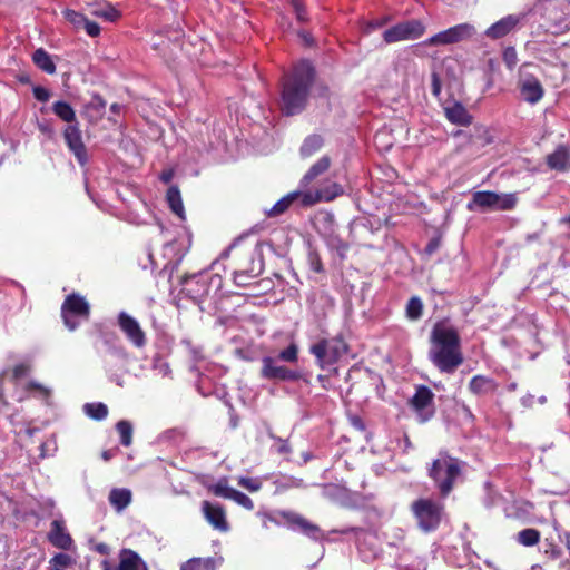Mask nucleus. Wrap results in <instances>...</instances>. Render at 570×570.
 I'll return each mask as SVG.
<instances>
[{
    "mask_svg": "<svg viewBox=\"0 0 570 570\" xmlns=\"http://www.w3.org/2000/svg\"><path fill=\"white\" fill-rule=\"evenodd\" d=\"M431 362L444 373H453L463 363L458 331L445 322H438L431 332Z\"/></svg>",
    "mask_w": 570,
    "mask_h": 570,
    "instance_id": "1",
    "label": "nucleus"
},
{
    "mask_svg": "<svg viewBox=\"0 0 570 570\" xmlns=\"http://www.w3.org/2000/svg\"><path fill=\"white\" fill-rule=\"evenodd\" d=\"M314 69L307 61L298 63L283 81L281 109L286 116L299 114L306 106Z\"/></svg>",
    "mask_w": 570,
    "mask_h": 570,
    "instance_id": "2",
    "label": "nucleus"
},
{
    "mask_svg": "<svg viewBox=\"0 0 570 570\" xmlns=\"http://www.w3.org/2000/svg\"><path fill=\"white\" fill-rule=\"evenodd\" d=\"M461 462L458 459L441 452L432 462L431 468L429 469V476L434 481L441 495L446 497L452 491L455 481L461 475Z\"/></svg>",
    "mask_w": 570,
    "mask_h": 570,
    "instance_id": "3",
    "label": "nucleus"
},
{
    "mask_svg": "<svg viewBox=\"0 0 570 570\" xmlns=\"http://www.w3.org/2000/svg\"><path fill=\"white\" fill-rule=\"evenodd\" d=\"M443 510V504L432 499H417L411 504V512L416 520L419 529L424 533L433 532L439 528Z\"/></svg>",
    "mask_w": 570,
    "mask_h": 570,
    "instance_id": "4",
    "label": "nucleus"
},
{
    "mask_svg": "<svg viewBox=\"0 0 570 570\" xmlns=\"http://www.w3.org/2000/svg\"><path fill=\"white\" fill-rule=\"evenodd\" d=\"M517 203L513 194H497L494 191H476L472 200L468 204L469 210L476 208L481 210H508L512 209Z\"/></svg>",
    "mask_w": 570,
    "mask_h": 570,
    "instance_id": "5",
    "label": "nucleus"
},
{
    "mask_svg": "<svg viewBox=\"0 0 570 570\" xmlns=\"http://www.w3.org/2000/svg\"><path fill=\"white\" fill-rule=\"evenodd\" d=\"M321 367L336 363L346 352V343L338 336L323 338L309 347Z\"/></svg>",
    "mask_w": 570,
    "mask_h": 570,
    "instance_id": "6",
    "label": "nucleus"
},
{
    "mask_svg": "<svg viewBox=\"0 0 570 570\" xmlns=\"http://www.w3.org/2000/svg\"><path fill=\"white\" fill-rule=\"evenodd\" d=\"M90 314V306L85 297L78 294L67 296L61 307V315L65 325L75 331L80 321H87Z\"/></svg>",
    "mask_w": 570,
    "mask_h": 570,
    "instance_id": "7",
    "label": "nucleus"
},
{
    "mask_svg": "<svg viewBox=\"0 0 570 570\" xmlns=\"http://www.w3.org/2000/svg\"><path fill=\"white\" fill-rule=\"evenodd\" d=\"M425 32V26L420 20H409L386 29L383 33L385 42L393 43L402 40L420 38Z\"/></svg>",
    "mask_w": 570,
    "mask_h": 570,
    "instance_id": "8",
    "label": "nucleus"
},
{
    "mask_svg": "<svg viewBox=\"0 0 570 570\" xmlns=\"http://www.w3.org/2000/svg\"><path fill=\"white\" fill-rule=\"evenodd\" d=\"M433 399H434V394L426 386L417 387L415 394L411 399L410 403L413 406V409L415 410V412L419 416V421L421 423L429 421L433 416V414H434Z\"/></svg>",
    "mask_w": 570,
    "mask_h": 570,
    "instance_id": "9",
    "label": "nucleus"
},
{
    "mask_svg": "<svg viewBox=\"0 0 570 570\" xmlns=\"http://www.w3.org/2000/svg\"><path fill=\"white\" fill-rule=\"evenodd\" d=\"M118 325L126 337L136 346L144 347L146 345V335L137 320L126 312L118 314Z\"/></svg>",
    "mask_w": 570,
    "mask_h": 570,
    "instance_id": "10",
    "label": "nucleus"
},
{
    "mask_svg": "<svg viewBox=\"0 0 570 570\" xmlns=\"http://www.w3.org/2000/svg\"><path fill=\"white\" fill-rule=\"evenodd\" d=\"M261 376L266 380L294 381L298 374L286 366L278 365L276 360L271 356L262 358Z\"/></svg>",
    "mask_w": 570,
    "mask_h": 570,
    "instance_id": "11",
    "label": "nucleus"
},
{
    "mask_svg": "<svg viewBox=\"0 0 570 570\" xmlns=\"http://www.w3.org/2000/svg\"><path fill=\"white\" fill-rule=\"evenodd\" d=\"M522 21V17L518 14H509L492 23L485 31L484 36L491 40L502 39L518 30Z\"/></svg>",
    "mask_w": 570,
    "mask_h": 570,
    "instance_id": "12",
    "label": "nucleus"
},
{
    "mask_svg": "<svg viewBox=\"0 0 570 570\" xmlns=\"http://www.w3.org/2000/svg\"><path fill=\"white\" fill-rule=\"evenodd\" d=\"M63 138L70 151L75 155L77 160L83 165L87 161V151L82 141L79 124L67 125L63 129Z\"/></svg>",
    "mask_w": 570,
    "mask_h": 570,
    "instance_id": "13",
    "label": "nucleus"
},
{
    "mask_svg": "<svg viewBox=\"0 0 570 570\" xmlns=\"http://www.w3.org/2000/svg\"><path fill=\"white\" fill-rule=\"evenodd\" d=\"M202 511L206 521L216 530L227 532L229 524L226 520V513L222 505L210 503L209 501L202 502Z\"/></svg>",
    "mask_w": 570,
    "mask_h": 570,
    "instance_id": "14",
    "label": "nucleus"
},
{
    "mask_svg": "<svg viewBox=\"0 0 570 570\" xmlns=\"http://www.w3.org/2000/svg\"><path fill=\"white\" fill-rule=\"evenodd\" d=\"M247 258L249 266L239 263L234 272V282L239 286H246L249 279L258 276L263 271V262L262 259H255L254 252H249Z\"/></svg>",
    "mask_w": 570,
    "mask_h": 570,
    "instance_id": "15",
    "label": "nucleus"
},
{
    "mask_svg": "<svg viewBox=\"0 0 570 570\" xmlns=\"http://www.w3.org/2000/svg\"><path fill=\"white\" fill-rule=\"evenodd\" d=\"M519 88L523 99L530 104H537L543 97L542 85L531 75L521 77Z\"/></svg>",
    "mask_w": 570,
    "mask_h": 570,
    "instance_id": "16",
    "label": "nucleus"
},
{
    "mask_svg": "<svg viewBox=\"0 0 570 570\" xmlns=\"http://www.w3.org/2000/svg\"><path fill=\"white\" fill-rule=\"evenodd\" d=\"M48 540L52 546L61 550H69L72 547V538L67 532L62 520H53L50 524Z\"/></svg>",
    "mask_w": 570,
    "mask_h": 570,
    "instance_id": "17",
    "label": "nucleus"
},
{
    "mask_svg": "<svg viewBox=\"0 0 570 570\" xmlns=\"http://www.w3.org/2000/svg\"><path fill=\"white\" fill-rule=\"evenodd\" d=\"M342 194H343V187L337 183H331V184L320 188L315 193V195L305 194L304 198H303V203L305 205H312V204H315L321 200L331 202Z\"/></svg>",
    "mask_w": 570,
    "mask_h": 570,
    "instance_id": "18",
    "label": "nucleus"
},
{
    "mask_svg": "<svg viewBox=\"0 0 570 570\" xmlns=\"http://www.w3.org/2000/svg\"><path fill=\"white\" fill-rule=\"evenodd\" d=\"M547 165L557 171L570 170V151L567 146L560 145L547 156Z\"/></svg>",
    "mask_w": 570,
    "mask_h": 570,
    "instance_id": "19",
    "label": "nucleus"
},
{
    "mask_svg": "<svg viewBox=\"0 0 570 570\" xmlns=\"http://www.w3.org/2000/svg\"><path fill=\"white\" fill-rule=\"evenodd\" d=\"M117 570H148L142 559L130 549H122L119 552V564Z\"/></svg>",
    "mask_w": 570,
    "mask_h": 570,
    "instance_id": "20",
    "label": "nucleus"
},
{
    "mask_svg": "<svg viewBox=\"0 0 570 570\" xmlns=\"http://www.w3.org/2000/svg\"><path fill=\"white\" fill-rule=\"evenodd\" d=\"M105 110H106L105 100L100 96L95 95L91 97L90 101H88L85 105L82 114L90 122L94 124V122L99 121L104 117Z\"/></svg>",
    "mask_w": 570,
    "mask_h": 570,
    "instance_id": "21",
    "label": "nucleus"
},
{
    "mask_svg": "<svg viewBox=\"0 0 570 570\" xmlns=\"http://www.w3.org/2000/svg\"><path fill=\"white\" fill-rule=\"evenodd\" d=\"M497 383L488 376L475 375L469 383V389L473 394L485 395L497 390Z\"/></svg>",
    "mask_w": 570,
    "mask_h": 570,
    "instance_id": "22",
    "label": "nucleus"
},
{
    "mask_svg": "<svg viewBox=\"0 0 570 570\" xmlns=\"http://www.w3.org/2000/svg\"><path fill=\"white\" fill-rule=\"evenodd\" d=\"M445 116L452 124L461 126L469 125L472 119L465 107L458 102L445 108Z\"/></svg>",
    "mask_w": 570,
    "mask_h": 570,
    "instance_id": "23",
    "label": "nucleus"
},
{
    "mask_svg": "<svg viewBox=\"0 0 570 570\" xmlns=\"http://www.w3.org/2000/svg\"><path fill=\"white\" fill-rule=\"evenodd\" d=\"M35 65L42 71L53 75L56 72V65L51 56L42 48L37 49L32 55Z\"/></svg>",
    "mask_w": 570,
    "mask_h": 570,
    "instance_id": "24",
    "label": "nucleus"
},
{
    "mask_svg": "<svg viewBox=\"0 0 570 570\" xmlns=\"http://www.w3.org/2000/svg\"><path fill=\"white\" fill-rule=\"evenodd\" d=\"M332 164V160L330 156L325 155L321 157L314 165L311 166V168L307 170V173L303 177V183L309 184L315 178L327 171Z\"/></svg>",
    "mask_w": 570,
    "mask_h": 570,
    "instance_id": "25",
    "label": "nucleus"
},
{
    "mask_svg": "<svg viewBox=\"0 0 570 570\" xmlns=\"http://www.w3.org/2000/svg\"><path fill=\"white\" fill-rule=\"evenodd\" d=\"M324 140L320 135H311L305 138L301 148L299 155L302 158H309L323 147Z\"/></svg>",
    "mask_w": 570,
    "mask_h": 570,
    "instance_id": "26",
    "label": "nucleus"
},
{
    "mask_svg": "<svg viewBox=\"0 0 570 570\" xmlns=\"http://www.w3.org/2000/svg\"><path fill=\"white\" fill-rule=\"evenodd\" d=\"M109 502L117 511H122L131 502V492L128 489H112L109 493Z\"/></svg>",
    "mask_w": 570,
    "mask_h": 570,
    "instance_id": "27",
    "label": "nucleus"
},
{
    "mask_svg": "<svg viewBox=\"0 0 570 570\" xmlns=\"http://www.w3.org/2000/svg\"><path fill=\"white\" fill-rule=\"evenodd\" d=\"M52 111L68 125L78 122L73 108L66 101L59 100L52 105Z\"/></svg>",
    "mask_w": 570,
    "mask_h": 570,
    "instance_id": "28",
    "label": "nucleus"
},
{
    "mask_svg": "<svg viewBox=\"0 0 570 570\" xmlns=\"http://www.w3.org/2000/svg\"><path fill=\"white\" fill-rule=\"evenodd\" d=\"M450 28L455 43L471 40L478 32L475 26L469 22L455 24Z\"/></svg>",
    "mask_w": 570,
    "mask_h": 570,
    "instance_id": "29",
    "label": "nucleus"
},
{
    "mask_svg": "<svg viewBox=\"0 0 570 570\" xmlns=\"http://www.w3.org/2000/svg\"><path fill=\"white\" fill-rule=\"evenodd\" d=\"M288 521L292 524L297 525L302 530V532L305 533L306 535H308L313 539H317L320 537V533H321L320 528L316 524L311 523L308 520H306L302 515L292 514L288 518Z\"/></svg>",
    "mask_w": 570,
    "mask_h": 570,
    "instance_id": "30",
    "label": "nucleus"
},
{
    "mask_svg": "<svg viewBox=\"0 0 570 570\" xmlns=\"http://www.w3.org/2000/svg\"><path fill=\"white\" fill-rule=\"evenodd\" d=\"M455 41L453 39V33L451 31V28H448L445 30H442L434 36L426 39L423 45L425 46H448V45H454Z\"/></svg>",
    "mask_w": 570,
    "mask_h": 570,
    "instance_id": "31",
    "label": "nucleus"
},
{
    "mask_svg": "<svg viewBox=\"0 0 570 570\" xmlns=\"http://www.w3.org/2000/svg\"><path fill=\"white\" fill-rule=\"evenodd\" d=\"M167 202H168L171 210L180 218H184V206H183V200H181L180 193H179L178 188L170 187L168 189Z\"/></svg>",
    "mask_w": 570,
    "mask_h": 570,
    "instance_id": "32",
    "label": "nucleus"
},
{
    "mask_svg": "<svg viewBox=\"0 0 570 570\" xmlns=\"http://www.w3.org/2000/svg\"><path fill=\"white\" fill-rule=\"evenodd\" d=\"M180 570H215V563L210 558H193L185 562Z\"/></svg>",
    "mask_w": 570,
    "mask_h": 570,
    "instance_id": "33",
    "label": "nucleus"
},
{
    "mask_svg": "<svg viewBox=\"0 0 570 570\" xmlns=\"http://www.w3.org/2000/svg\"><path fill=\"white\" fill-rule=\"evenodd\" d=\"M298 193H291L283 198H281L269 210H267V215L271 217H275L282 215L289 205L298 197Z\"/></svg>",
    "mask_w": 570,
    "mask_h": 570,
    "instance_id": "34",
    "label": "nucleus"
},
{
    "mask_svg": "<svg viewBox=\"0 0 570 570\" xmlns=\"http://www.w3.org/2000/svg\"><path fill=\"white\" fill-rule=\"evenodd\" d=\"M83 411L89 417L97 421H101L108 415V407L104 403H86Z\"/></svg>",
    "mask_w": 570,
    "mask_h": 570,
    "instance_id": "35",
    "label": "nucleus"
},
{
    "mask_svg": "<svg viewBox=\"0 0 570 570\" xmlns=\"http://www.w3.org/2000/svg\"><path fill=\"white\" fill-rule=\"evenodd\" d=\"M517 540L524 547H532L539 542L540 532L532 528L524 529L518 533Z\"/></svg>",
    "mask_w": 570,
    "mask_h": 570,
    "instance_id": "36",
    "label": "nucleus"
},
{
    "mask_svg": "<svg viewBox=\"0 0 570 570\" xmlns=\"http://www.w3.org/2000/svg\"><path fill=\"white\" fill-rule=\"evenodd\" d=\"M116 429L120 435V443L129 446L132 442V425L129 421L121 420L116 424Z\"/></svg>",
    "mask_w": 570,
    "mask_h": 570,
    "instance_id": "37",
    "label": "nucleus"
},
{
    "mask_svg": "<svg viewBox=\"0 0 570 570\" xmlns=\"http://www.w3.org/2000/svg\"><path fill=\"white\" fill-rule=\"evenodd\" d=\"M91 13L96 17L104 18L107 21H116L119 18V12L110 4H102L92 8Z\"/></svg>",
    "mask_w": 570,
    "mask_h": 570,
    "instance_id": "38",
    "label": "nucleus"
},
{
    "mask_svg": "<svg viewBox=\"0 0 570 570\" xmlns=\"http://www.w3.org/2000/svg\"><path fill=\"white\" fill-rule=\"evenodd\" d=\"M210 491L216 495L224 499H233L236 490L227 484V480H219L216 484L210 488Z\"/></svg>",
    "mask_w": 570,
    "mask_h": 570,
    "instance_id": "39",
    "label": "nucleus"
},
{
    "mask_svg": "<svg viewBox=\"0 0 570 570\" xmlns=\"http://www.w3.org/2000/svg\"><path fill=\"white\" fill-rule=\"evenodd\" d=\"M423 303L419 297H412L406 305V315L409 318L415 321L422 315Z\"/></svg>",
    "mask_w": 570,
    "mask_h": 570,
    "instance_id": "40",
    "label": "nucleus"
},
{
    "mask_svg": "<svg viewBox=\"0 0 570 570\" xmlns=\"http://www.w3.org/2000/svg\"><path fill=\"white\" fill-rule=\"evenodd\" d=\"M65 18L75 27V28H83L87 18L75 10H66L63 12Z\"/></svg>",
    "mask_w": 570,
    "mask_h": 570,
    "instance_id": "41",
    "label": "nucleus"
},
{
    "mask_svg": "<svg viewBox=\"0 0 570 570\" xmlns=\"http://www.w3.org/2000/svg\"><path fill=\"white\" fill-rule=\"evenodd\" d=\"M278 360L288 362V363H295L298 358V348L296 344L292 343L287 348L283 350L278 354Z\"/></svg>",
    "mask_w": 570,
    "mask_h": 570,
    "instance_id": "42",
    "label": "nucleus"
},
{
    "mask_svg": "<svg viewBox=\"0 0 570 570\" xmlns=\"http://www.w3.org/2000/svg\"><path fill=\"white\" fill-rule=\"evenodd\" d=\"M237 482H238V485L245 488L246 490H248L250 492H257L262 488V482L259 479L239 476L237 479Z\"/></svg>",
    "mask_w": 570,
    "mask_h": 570,
    "instance_id": "43",
    "label": "nucleus"
},
{
    "mask_svg": "<svg viewBox=\"0 0 570 570\" xmlns=\"http://www.w3.org/2000/svg\"><path fill=\"white\" fill-rule=\"evenodd\" d=\"M71 562V557L66 553H57L50 559V566L61 570H65L67 567H69Z\"/></svg>",
    "mask_w": 570,
    "mask_h": 570,
    "instance_id": "44",
    "label": "nucleus"
},
{
    "mask_svg": "<svg viewBox=\"0 0 570 570\" xmlns=\"http://www.w3.org/2000/svg\"><path fill=\"white\" fill-rule=\"evenodd\" d=\"M232 500L249 511L254 509L252 499L238 490H236Z\"/></svg>",
    "mask_w": 570,
    "mask_h": 570,
    "instance_id": "45",
    "label": "nucleus"
},
{
    "mask_svg": "<svg viewBox=\"0 0 570 570\" xmlns=\"http://www.w3.org/2000/svg\"><path fill=\"white\" fill-rule=\"evenodd\" d=\"M291 4L295 11L296 19L299 22H306L308 20L307 11L301 0H291Z\"/></svg>",
    "mask_w": 570,
    "mask_h": 570,
    "instance_id": "46",
    "label": "nucleus"
},
{
    "mask_svg": "<svg viewBox=\"0 0 570 570\" xmlns=\"http://www.w3.org/2000/svg\"><path fill=\"white\" fill-rule=\"evenodd\" d=\"M196 285L199 286L200 288L199 289H194V288H189V287L185 288L193 298H198V297H202L205 294H207L208 286L205 282L200 283L199 281H197Z\"/></svg>",
    "mask_w": 570,
    "mask_h": 570,
    "instance_id": "47",
    "label": "nucleus"
},
{
    "mask_svg": "<svg viewBox=\"0 0 570 570\" xmlns=\"http://www.w3.org/2000/svg\"><path fill=\"white\" fill-rule=\"evenodd\" d=\"M32 91H33L35 98L37 100L43 101V102L48 101L51 96V94L48 89L40 87V86L35 87Z\"/></svg>",
    "mask_w": 570,
    "mask_h": 570,
    "instance_id": "48",
    "label": "nucleus"
},
{
    "mask_svg": "<svg viewBox=\"0 0 570 570\" xmlns=\"http://www.w3.org/2000/svg\"><path fill=\"white\" fill-rule=\"evenodd\" d=\"M29 370H30V367L28 364L21 363V364L16 365L12 371L13 379L18 380V379L26 376L28 374Z\"/></svg>",
    "mask_w": 570,
    "mask_h": 570,
    "instance_id": "49",
    "label": "nucleus"
},
{
    "mask_svg": "<svg viewBox=\"0 0 570 570\" xmlns=\"http://www.w3.org/2000/svg\"><path fill=\"white\" fill-rule=\"evenodd\" d=\"M83 29L90 37H97L100 33V27L96 22L88 19L86 20Z\"/></svg>",
    "mask_w": 570,
    "mask_h": 570,
    "instance_id": "50",
    "label": "nucleus"
},
{
    "mask_svg": "<svg viewBox=\"0 0 570 570\" xmlns=\"http://www.w3.org/2000/svg\"><path fill=\"white\" fill-rule=\"evenodd\" d=\"M504 60L510 68L514 67V65L517 63V55L513 48H509L508 50H505Z\"/></svg>",
    "mask_w": 570,
    "mask_h": 570,
    "instance_id": "51",
    "label": "nucleus"
},
{
    "mask_svg": "<svg viewBox=\"0 0 570 570\" xmlns=\"http://www.w3.org/2000/svg\"><path fill=\"white\" fill-rule=\"evenodd\" d=\"M309 263H311V268L315 273H321L323 271L322 262H321V259H320V257L317 255H311L309 256Z\"/></svg>",
    "mask_w": 570,
    "mask_h": 570,
    "instance_id": "52",
    "label": "nucleus"
},
{
    "mask_svg": "<svg viewBox=\"0 0 570 570\" xmlns=\"http://www.w3.org/2000/svg\"><path fill=\"white\" fill-rule=\"evenodd\" d=\"M441 92V80L436 72L432 73V94L438 97Z\"/></svg>",
    "mask_w": 570,
    "mask_h": 570,
    "instance_id": "53",
    "label": "nucleus"
},
{
    "mask_svg": "<svg viewBox=\"0 0 570 570\" xmlns=\"http://www.w3.org/2000/svg\"><path fill=\"white\" fill-rule=\"evenodd\" d=\"M249 252H254L255 253V257L257 256V248H249L247 249L243 257H240L238 261H237V264H236V267L238 266L239 263H242L244 266H249V261L247 258V255Z\"/></svg>",
    "mask_w": 570,
    "mask_h": 570,
    "instance_id": "54",
    "label": "nucleus"
},
{
    "mask_svg": "<svg viewBox=\"0 0 570 570\" xmlns=\"http://www.w3.org/2000/svg\"><path fill=\"white\" fill-rule=\"evenodd\" d=\"M38 129H39L42 134L48 135L49 137H51V136H52V134H53V129H52V127H51L49 124H47V122H39V124H38Z\"/></svg>",
    "mask_w": 570,
    "mask_h": 570,
    "instance_id": "55",
    "label": "nucleus"
},
{
    "mask_svg": "<svg viewBox=\"0 0 570 570\" xmlns=\"http://www.w3.org/2000/svg\"><path fill=\"white\" fill-rule=\"evenodd\" d=\"M439 247V240L438 239H432L425 247V252L428 254H433Z\"/></svg>",
    "mask_w": 570,
    "mask_h": 570,
    "instance_id": "56",
    "label": "nucleus"
},
{
    "mask_svg": "<svg viewBox=\"0 0 570 570\" xmlns=\"http://www.w3.org/2000/svg\"><path fill=\"white\" fill-rule=\"evenodd\" d=\"M115 453H116V450H105L101 453V458L105 461H109L111 458H114Z\"/></svg>",
    "mask_w": 570,
    "mask_h": 570,
    "instance_id": "57",
    "label": "nucleus"
},
{
    "mask_svg": "<svg viewBox=\"0 0 570 570\" xmlns=\"http://www.w3.org/2000/svg\"><path fill=\"white\" fill-rule=\"evenodd\" d=\"M96 550L101 554H108L109 553V547L106 543H99L96 547Z\"/></svg>",
    "mask_w": 570,
    "mask_h": 570,
    "instance_id": "58",
    "label": "nucleus"
},
{
    "mask_svg": "<svg viewBox=\"0 0 570 570\" xmlns=\"http://www.w3.org/2000/svg\"><path fill=\"white\" fill-rule=\"evenodd\" d=\"M299 36L303 38V40L305 41V43L307 45H311L312 43V38L309 35L305 33V32H299Z\"/></svg>",
    "mask_w": 570,
    "mask_h": 570,
    "instance_id": "59",
    "label": "nucleus"
},
{
    "mask_svg": "<svg viewBox=\"0 0 570 570\" xmlns=\"http://www.w3.org/2000/svg\"><path fill=\"white\" fill-rule=\"evenodd\" d=\"M102 570H117L114 569L107 560L102 561Z\"/></svg>",
    "mask_w": 570,
    "mask_h": 570,
    "instance_id": "60",
    "label": "nucleus"
},
{
    "mask_svg": "<svg viewBox=\"0 0 570 570\" xmlns=\"http://www.w3.org/2000/svg\"><path fill=\"white\" fill-rule=\"evenodd\" d=\"M161 179L165 181V183H168L170 179H171V173H164L161 175Z\"/></svg>",
    "mask_w": 570,
    "mask_h": 570,
    "instance_id": "61",
    "label": "nucleus"
},
{
    "mask_svg": "<svg viewBox=\"0 0 570 570\" xmlns=\"http://www.w3.org/2000/svg\"><path fill=\"white\" fill-rule=\"evenodd\" d=\"M119 108H120V107H119V105H118V104H114V105H111V110H112L114 112H117V111L119 110Z\"/></svg>",
    "mask_w": 570,
    "mask_h": 570,
    "instance_id": "62",
    "label": "nucleus"
},
{
    "mask_svg": "<svg viewBox=\"0 0 570 570\" xmlns=\"http://www.w3.org/2000/svg\"><path fill=\"white\" fill-rule=\"evenodd\" d=\"M566 224L570 225V215L562 219Z\"/></svg>",
    "mask_w": 570,
    "mask_h": 570,
    "instance_id": "63",
    "label": "nucleus"
},
{
    "mask_svg": "<svg viewBox=\"0 0 570 570\" xmlns=\"http://www.w3.org/2000/svg\"><path fill=\"white\" fill-rule=\"evenodd\" d=\"M539 401H540V403H544V402L547 401V399H546V396H541V397L539 399Z\"/></svg>",
    "mask_w": 570,
    "mask_h": 570,
    "instance_id": "64",
    "label": "nucleus"
}]
</instances>
